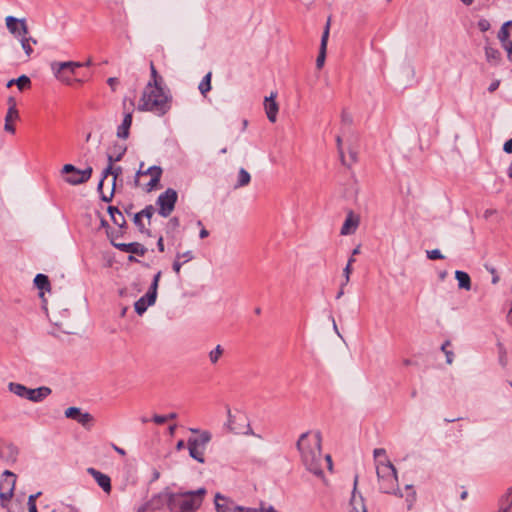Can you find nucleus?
I'll return each instance as SVG.
<instances>
[{
	"label": "nucleus",
	"instance_id": "obj_48",
	"mask_svg": "<svg viewBox=\"0 0 512 512\" xmlns=\"http://www.w3.org/2000/svg\"><path fill=\"white\" fill-rule=\"evenodd\" d=\"M351 273H352V266L346 265V267L343 269V275H344L343 285H347L349 283Z\"/></svg>",
	"mask_w": 512,
	"mask_h": 512
},
{
	"label": "nucleus",
	"instance_id": "obj_51",
	"mask_svg": "<svg viewBox=\"0 0 512 512\" xmlns=\"http://www.w3.org/2000/svg\"><path fill=\"white\" fill-rule=\"evenodd\" d=\"M184 264L183 261L179 260L177 257L176 259L174 260L173 262V270L175 271L176 274H179L180 273V270H181V267L182 265Z\"/></svg>",
	"mask_w": 512,
	"mask_h": 512
},
{
	"label": "nucleus",
	"instance_id": "obj_26",
	"mask_svg": "<svg viewBox=\"0 0 512 512\" xmlns=\"http://www.w3.org/2000/svg\"><path fill=\"white\" fill-rule=\"evenodd\" d=\"M485 56L486 60L491 65H497L501 61V53L498 49L493 48L491 46H485Z\"/></svg>",
	"mask_w": 512,
	"mask_h": 512
},
{
	"label": "nucleus",
	"instance_id": "obj_9",
	"mask_svg": "<svg viewBox=\"0 0 512 512\" xmlns=\"http://www.w3.org/2000/svg\"><path fill=\"white\" fill-rule=\"evenodd\" d=\"M162 173H163V170H162V168L160 166L154 165V166H151V167H149L147 169H144V163L141 162L139 170L136 173L135 185L136 186L139 185L140 177H142V176H150V181L146 184L145 190L147 192H151L152 190L157 188V186H158V184L160 182Z\"/></svg>",
	"mask_w": 512,
	"mask_h": 512
},
{
	"label": "nucleus",
	"instance_id": "obj_46",
	"mask_svg": "<svg viewBox=\"0 0 512 512\" xmlns=\"http://www.w3.org/2000/svg\"><path fill=\"white\" fill-rule=\"evenodd\" d=\"M427 257L430 260H439V259H443L444 258V256L442 255V253L438 249L427 251Z\"/></svg>",
	"mask_w": 512,
	"mask_h": 512
},
{
	"label": "nucleus",
	"instance_id": "obj_60",
	"mask_svg": "<svg viewBox=\"0 0 512 512\" xmlns=\"http://www.w3.org/2000/svg\"><path fill=\"white\" fill-rule=\"evenodd\" d=\"M342 122L345 124H351L352 122L351 116L345 111L342 113Z\"/></svg>",
	"mask_w": 512,
	"mask_h": 512
},
{
	"label": "nucleus",
	"instance_id": "obj_41",
	"mask_svg": "<svg viewBox=\"0 0 512 512\" xmlns=\"http://www.w3.org/2000/svg\"><path fill=\"white\" fill-rule=\"evenodd\" d=\"M113 170H114V166L113 165H108L103 173H102V179L100 180L99 184H98V190L101 192L102 191V187H103V183H104V180L109 176V175H112L113 174Z\"/></svg>",
	"mask_w": 512,
	"mask_h": 512
},
{
	"label": "nucleus",
	"instance_id": "obj_45",
	"mask_svg": "<svg viewBox=\"0 0 512 512\" xmlns=\"http://www.w3.org/2000/svg\"><path fill=\"white\" fill-rule=\"evenodd\" d=\"M176 257L179 260L183 259L184 263H187V262L191 261L192 259H194V255H193L192 251H186L184 253H177Z\"/></svg>",
	"mask_w": 512,
	"mask_h": 512
},
{
	"label": "nucleus",
	"instance_id": "obj_16",
	"mask_svg": "<svg viewBox=\"0 0 512 512\" xmlns=\"http://www.w3.org/2000/svg\"><path fill=\"white\" fill-rule=\"evenodd\" d=\"M87 472L94 478L105 493L109 494L111 492V479L108 475L92 467L88 468Z\"/></svg>",
	"mask_w": 512,
	"mask_h": 512
},
{
	"label": "nucleus",
	"instance_id": "obj_18",
	"mask_svg": "<svg viewBox=\"0 0 512 512\" xmlns=\"http://www.w3.org/2000/svg\"><path fill=\"white\" fill-rule=\"evenodd\" d=\"M51 393L52 390L47 386H41L35 389L28 388L26 399L38 403L46 399Z\"/></svg>",
	"mask_w": 512,
	"mask_h": 512
},
{
	"label": "nucleus",
	"instance_id": "obj_12",
	"mask_svg": "<svg viewBox=\"0 0 512 512\" xmlns=\"http://www.w3.org/2000/svg\"><path fill=\"white\" fill-rule=\"evenodd\" d=\"M7 29L11 34L17 38H21L28 34V26L25 19H17L13 16H8L5 19Z\"/></svg>",
	"mask_w": 512,
	"mask_h": 512
},
{
	"label": "nucleus",
	"instance_id": "obj_13",
	"mask_svg": "<svg viewBox=\"0 0 512 512\" xmlns=\"http://www.w3.org/2000/svg\"><path fill=\"white\" fill-rule=\"evenodd\" d=\"M64 414L66 418L75 420L85 428H88L93 421V416L90 413L82 412L78 407H69Z\"/></svg>",
	"mask_w": 512,
	"mask_h": 512
},
{
	"label": "nucleus",
	"instance_id": "obj_63",
	"mask_svg": "<svg viewBox=\"0 0 512 512\" xmlns=\"http://www.w3.org/2000/svg\"><path fill=\"white\" fill-rule=\"evenodd\" d=\"M112 447H113V449H114L118 454H120L121 456H125V455H126V452H125V450H124V449H122V448H120V447L116 446L115 444H112Z\"/></svg>",
	"mask_w": 512,
	"mask_h": 512
},
{
	"label": "nucleus",
	"instance_id": "obj_5",
	"mask_svg": "<svg viewBox=\"0 0 512 512\" xmlns=\"http://www.w3.org/2000/svg\"><path fill=\"white\" fill-rule=\"evenodd\" d=\"M80 67H83V64L74 61L53 62L51 64V69L55 77L66 85H72L76 82V79H73L72 76L75 74L76 69ZM77 82L81 81L77 80Z\"/></svg>",
	"mask_w": 512,
	"mask_h": 512
},
{
	"label": "nucleus",
	"instance_id": "obj_1",
	"mask_svg": "<svg viewBox=\"0 0 512 512\" xmlns=\"http://www.w3.org/2000/svg\"><path fill=\"white\" fill-rule=\"evenodd\" d=\"M206 493L205 488L185 492L165 490L154 496L151 503L155 508H160L161 504L166 503L170 512H195L202 505Z\"/></svg>",
	"mask_w": 512,
	"mask_h": 512
},
{
	"label": "nucleus",
	"instance_id": "obj_34",
	"mask_svg": "<svg viewBox=\"0 0 512 512\" xmlns=\"http://www.w3.org/2000/svg\"><path fill=\"white\" fill-rule=\"evenodd\" d=\"M211 76V72L207 73L199 84L198 88L203 96H206V94L211 90Z\"/></svg>",
	"mask_w": 512,
	"mask_h": 512
},
{
	"label": "nucleus",
	"instance_id": "obj_47",
	"mask_svg": "<svg viewBox=\"0 0 512 512\" xmlns=\"http://www.w3.org/2000/svg\"><path fill=\"white\" fill-rule=\"evenodd\" d=\"M133 221H134L135 225L138 227L140 232H142V233L146 232L144 224L142 223V216L139 212L134 215Z\"/></svg>",
	"mask_w": 512,
	"mask_h": 512
},
{
	"label": "nucleus",
	"instance_id": "obj_30",
	"mask_svg": "<svg viewBox=\"0 0 512 512\" xmlns=\"http://www.w3.org/2000/svg\"><path fill=\"white\" fill-rule=\"evenodd\" d=\"M8 389L11 393L26 399L28 387L20 383L10 382Z\"/></svg>",
	"mask_w": 512,
	"mask_h": 512
},
{
	"label": "nucleus",
	"instance_id": "obj_43",
	"mask_svg": "<svg viewBox=\"0 0 512 512\" xmlns=\"http://www.w3.org/2000/svg\"><path fill=\"white\" fill-rule=\"evenodd\" d=\"M13 451V447L10 445H0V459L6 460L8 458V453Z\"/></svg>",
	"mask_w": 512,
	"mask_h": 512
},
{
	"label": "nucleus",
	"instance_id": "obj_11",
	"mask_svg": "<svg viewBox=\"0 0 512 512\" xmlns=\"http://www.w3.org/2000/svg\"><path fill=\"white\" fill-rule=\"evenodd\" d=\"M497 37L507 53L508 60L512 62V21H507L501 26Z\"/></svg>",
	"mask_w": 512,
	"mask_h": 512
},
{
	"label": "nucleus",
	"instance_id": "obj_24",
	"mask_svg": "<svg viewBox=\"0 0 512 512\" xmlns=\"http://www.w3.org/2000/svg\"><path fill=\"white\" fill-rule=\"evenodd\" d=\"M150 80L147 85H151L153 87H163L164 80L161 75L158 74L157 69L153 62H150Z\"/></svg>",
	"mask_w": 512,
	"mask_h": 512
},
{
	"label": "nucleus",
	"instance_id": "obj_22",
	"mask_svg": "<svg viewBox=\"0 0 512 512\" xmlns=\"http://www.w3.org/2000/svg\"><path fill=\"white\" fill-rule=\"evenodd\" d=\"M132 124V112H127L124 115L122 123L117 128V137L127 139L129 137V130Z\"/></svg>",
	"mask_w": 512,
	"mask_h": 512
},
{
	"label": "nucleus",
	"instance_id": "obj_42",
	"mask_svg": "<svg viewBox=\"0 0 512 512\" xmlns=\"http://www.w3.org/2000/svg\"><path fill=\"white\" fill-rule=\"evenodd\" d=\"M40 492L36 493V494H32L29 496L28 498V509H29V512H36V499L40 496Z\"/></svg>",
	"mask_w": 512,
	"mask_h": 512
},
{
	"label": "nucleus",
	"instance_id": "obj_23",
	"mask_svg": "<svg viewBox=\"0 0 512 512\" xmlns=\"http://www.w3.org/2000/svg\"><path fill=\"white\" fill-rule=\"evenodd\" d=\"M160 277H161V272L159 271L154 276V279H153V282H152V285H151L149 291L143 296V297H146L147 304L153 305L156 301L157 288H158V282H159Z\"/></svg>",
	"mask_w": 512,
	"mask_h": 512
},
{
	"label": "nucleus",
	"instance_id": "obj_38",
	"mask_svg": "<svg viewBox=\"0 0 512 512\" xmlns=\"http://www.w3.org/2000/svg\"><path fill=\"white\" fill-rule=\"evenodd\" d=\"M406 490L409 491L406 495L407 509L411 510L416 501V492L413 490L412 485H407Z\"/></svg>",
	"mask_w": 512,
	"mask_h": 512
},
{
	"label": "nucleus",
	"instance_id": "obj_29",
	"mask_svg": "<svg viewBox=\"0 0 512 512\" xmlns=\"http://www.w3.org/2000/svg\"><path fill=\"white\" fill-rule=\"evenodd\" d=\"M34 284L41 291H50L49 278L44 274H37L34 278Z\"/></svg>",
	"mask_w": 512,
	"mask_h": 512
},
{
	"label": "nucleus",
	"instance_id": "obj_10",
	"mask_svg": "<svg viewBox=\"0 0 512 512\" xmlns=\"http://www.w3.org/2000/svg\"><path fill=\"white\" fill-rule=\"evenodd\" d=\"M15 483L16 475L8 470L4 471L0 480V500L3 507L12 498Z\"/></svg>",
	"mask_w": 512,
	"mask_h": 512
},
{
	"label": "nucleus",
	"instance_id": "obj_15",
	"mask_svg": "<svg viewBox=\"0 0 512 512\" xmlns=\"http://www.w3.org/2000/svg\"><path fill=\"white\" fill-rule=\"evenodd\" d=\"M9 104H10V106H9L6 116H5L4 130L11 134H15L16 129H15V126L12 124V122L19 118V113L16 108L14 98H12V97L9 98Z\"/></svg>",
	"mask_w": 512,
	"mask_h": 512
},
{
	"label": "nucleus",
	"instance_id": "obj_21",
	"mask_svg": "<svg viewBox=\"0 0 512 512\" xmlns=\"http://www.w3.org/2000/svg\"><path fill=\"white\" fill-rule=\"evenodd\" d=\"M264 106L267 118L269 119L270 122L274 123L277 119L278 113V104L275 101V95L271 94L269 97H266Z\"/></svg>",
	"mask_w": 512,
	"mask_h": 512
},
{
	"label": "nucleus",
	"instance_id": "obj_7",
	"mask_svg": "<svg viewBox=\"0 0 512 512\" xmlns=\"http://www.w3.org/2000/svg\"><path fill=\"white\" fill-rule=\"evenodd\" d=\"M92 172V167L80 170L72 164H65L62 168V173L67 175L65 181L71 185L86 183L91 178Z\"/></svg>",
	"mask_w": 512,
	"mask_h": 512
},
{
	"label": "nucleus",
	"instance_id": "obj_56",
	"mask_svg": "<svg viewBox=\"0 0 512 512\" xmlns=\"http://www.w3.org/2000/svg\"><path fill=\"white\" fill-rule=\"evenodd\" d=\"M237 512H260V508H250V507H238L236 509Z\"/></svg>",
	"mask_w": 512,
	"mask_h": 512
},
{
	"label": "nucleus",
	"instance_id": "obj_54",
	"mask_svg": "<svg viewBox=\"0 0 512 512\" xmlns=\"http://www.w3.org/2000/svg\"><path fill=\"white\" fill-rule=\"evenodd\" d=\"M152 420L158 425L164 424L166 422L165 415H154Z\"/></svg>",
	"mask_w": 512,
	"mask_h": 512
},
{
	"label": "nucleus",
	"instance_id": "obj_57",
	"mask_svg": "<svg viewBox=\"0 0 512 512\" xmlns=\"http://www.w3.org/2000/svg\"><path fill=\"white\" fill-rule=\"evenodd\" d=\"M500 85V81L499 80H494L488 87V91L490 93H493L494 91H496L498 89Z\"/></svg>",
	"mask_w": 512,
	"mask_h": 512
},
{
	"label": "nucleus",
	"instance_id": "obj_35",
	"mask_svg": "<svg viewBox=\"0 0 512 512\" xmlns=\"http://www.w3.org/2000/svg\"><path fill=\"white\" fill-rule=\"evenodd\" d=\"M127 147L124 144H115L111 148V153L115 156L114 159L116 161H120L124 154L126 153Z\"/></svg>",
	"mask_w": 512,
	"mask_h": 512
},
{
	"label": "nucleus",
	"instance_id": "obj_17",
	"mask_svg": "<svg viewBox=\"0 0 512 512\" xmlns=\"http://www.w3.org/2000/svg\"><path fill=\"white\" fill-rule=\"evenodd\" d=\"M111 243L115 248L119 249L122 252H128L139 256H144L147 251L146 248L138 242L116 243L113 240H111Z\"/></svg>",
	"mask_w": 512,
	"mask_h": 512
},
{
	"label": "nucleus",
	"instance_id": "obj_37",
	"mask_svg": "<svg viewBox=\"0 0 512 512\" xmlns=\"http://www.w3.org/2000/svg\"><path fill=\"white\" fill-rule=\"evenodd\" d=\"M151 304H147V301H146V297H141L140 299H138L135 304H134V308H135V311L139 314V315H142L148 308V306H150Z\"/></svg>",
	"mask_w": 512,
	"mask_h": 512
},
{
	"label": "nucleus",
	"instance_id": "obj_32",
	"mask_svg": "<svg viewBox=\"0 0 512 512\" xmlns=\"http://www.w3.org/2000/svg\"><path fill=\"white\" fill-rule=\"evenodd\" d=\"M251 181V176L247 170L240 168L238 172V180L235 184V188L247 186Z\"/></svg>",
	"mask_w": 512,
	"mask_h": 512
},
{
	"label": "nucleus",
	"instance_id": "obj_49",
	"mask_svg": "<svg viewBox=\"0 0 512 512\" xmlns=\"http://www.w3.org/2000/svg\"><path fill=\"white\" fill-rule=\"evenodd\" d=\"M336 141H337V146H338V151H339V156H340L341 162H342V164H346V158H345L344 152L342 150V146H341L342 145L341 137L337 136Z\"/></svg>",
	"mask_w": 512,
	"mask_h": 512
},
{
	"label": "nucleus",
	"instance_id": "obj_62",
	"mask_svg": "<svg viewBox=\"0 0 512 512\" xmlns=\"http://www.w3.org/2000/svg\"><path fill=\"white\" fill-rule=\"evenodd\" d=\"M157 247H158V250L160 252H164V242H163V237H159L158 241H157Z\"/></svg>",
	"mask_w": 512,
	"mask_h": 512
},
{
	"label": "nucleus",
	"instance_id": "obj_61",
	"mask_svg": "<svg viewBox=\"0 0 512 512\" xmlns=\"http://www.w3.org/2000/svg\"><path fill=\"white\" fill-rule=\"evenodd\" d=\"M359 507L361 508V512H367V509H366V506L364 503V498L361 494H359Z\"/></svg>",
	"mask_w": 512,
	"mask_h": 512
},
{
	"label": "nucleus",
	"instance_id": "obj_40",
	"mask_svg": "<svg viewBox=\"0 0 512 512\" xmlns=\"http://www.w3.org/2000/svg\"><path fill=\"white\" fill-rule=\"evenodd\" d=\"M451 346V342L449 340L445 341L442 346H441V350L444 352V354L446 355V362L448 364H451L453 362V358H454V354L451 350H449L448 348Z\"/></svg>",
	"mask_w": 512,
	"mask_h": 512
},
{
	"label": "nucleus",
	"instance_id": "obj_2",
	"mask_svg": "<svg viewBox=\"0 0 512 512\" xmlns=\"http://www.w3.org/2000/svg\"><path fill=\"white\" fill-rule=\"evenodd\" d=\"M322 436L319 431L302 433L296 443L301 461L306 469L316 476H322Z\"/></svg>",
	"mask_w": 512,
	"mask_h": 512
},
{
	"label": "nucleus",
	"instance_id": "obj_39",
	"mask_svg": "<svg viewBox=\"0 0 512 512\" xmlns=\"http://www.w3.org/2000/svg\"><path fill=\"white\" fill-rule=\"evenodd\" d=\"M16 85L20 91L27 89L31 86V80L28 76L22 75L16 79Z\"/></svg>",
	"mask_w": 512,
	"mask_h": 512
},
{
	"label": "nucleus",
	"instance_id": "obj_31",
	"mask_svg": "<svg viewBox=\"0 0 512 512\" xmlns=\"http://www.w3.org/2000/svg\"><path fill=\"white\" fill-rule=\"evenodd\" d=\"M20 41H21V46H22L23 50L25 51L26 56L30 57L31 54L33 53L32 45L36 44L37 41L32 37H26V35L22 36L20 38Z\"/></svg>",
	"mask_w": 512,
	"mask_h": 512
},
{
	"label": "nucleus",
	"instance_id": "obj_14",
	"mask_svg": "<svg viewBox=\"0 0 512 512\" xmlns=\"http://www.w3.org/2000/svg\"><path fill=\"white\" fill-rule=\"evenodd\" d=\"M329 32H330V18L328 19V21L325 25V28H324V31H323V34L321 37L319 54L316 59V67L318 69H321L325 63Z\"/></svg>",
	"mask_w": 512,
	"mask_h": 512
},
{
	"label": "nucleus",
	"instance_id": "obj_8",
	"mask_svg": "<svg viewBox=\"0 0 512 512\" xmlns=\"http://www.w3.org/2000/svg\"><path fill=\"white\" fill-rule=\"evenodd\" d=\"M211 440V434L208 431H203L199 438H189L188 450L189 455L200 463H204V450L206 444Z\"/></svg>",
	"mask_w": 512,
	"mask_h": 512
},
{
	"label": "nucleus",
	"instance_id": "obj_50",
	"mask_svg": "<svg viewBox=\"0 0 512 512\" xmlns=\"http://www.w3.org/2000/svg\"><path fill=\"white\" fill-rule=\"evenodd\" d=\"M349 161L346 160V164H344L345 166H348L350 167L353 163H355L357 161V153L353 150H350L349 151Z\"/></svg>",
	"mask_w": 512,
	"mask_h": 512
},
{
	"label": "nucleus",
	"instance_id": "obj_6",
	"mask_svg": "<svg viewBox=\"0 0 512 512\" xmlns=\"http://www.w3.org/2000/svg\"><path fill=\"white\" fill-rule=\"evenodd\" d=\"M177 200L178 193L173 188H168L161 193L156 200L159 215L165 218L169 217L175 208Z\"/></svg>",
	"mask_w": 512,
	"mask_h": 512
},
{
	"label": "nucleus",
	"instance_id": "obj_36",
	"mask_svg": "<svg viewBox=\"0 0 512 512\" xmlns=\"http://www.w3.org/2000/svg\"><path fill=\"white\" fill-rule=\"evenodd\" d=\"M223 352H224V350H223L222 346L221 345H217L215 347V349H213L209 353V360H210V362L212 364H216L219 361L220 357L223 355Z\"/></svg>",
	"mask_w": 512,
	"mask_h": 512
},
{
	"label": "nucleus",
	"instance_id": "obj_44",
	"mask_svg": "<svg viewBox=\"0 0 512 512\" xmlns=\"http://www.w3.org/2000/svg\"><path fill=\"white\" fill-rule=\"evenodd\" d=\"M155 212V209L152 205H147L143 210H141L139 213L142 217H146L148 220H150Z\"/></svg>",
	"mask_w": 512,
	"mask_h": 512
},
{
	"label": "nucleus",
	"instance_id": "obj_19",
	"mask_svg": "<svg viewBox=\"0 0 512 512\" xmlns=\"http://www.w3.org/2000/svg\"><path fill=\"white\" fill-rule=\"evenodd\" d=\"M238 505H234L232 501L224 497L220 493L215 495V508L217 512H237Z\"/></svg>",
	"mask_w": 512,
	"mask_h": 512
},
{
	"label": "nucleus",
	"instance_id": "obj_59",
	"mask_svg": "<svg viewBox=\"0 0 512 512\" xmlns=\"http://www.w3.org/2000/svg\"><path fill=\"white\" fill-rule=\"evenodd\" d=\"M503 149L506 153H512V139L505 142Z\"/></svg>",
	"mask_w": 512,
	"mask_h": 512
},
{
	"label": "nucleus",
	"instance_id": "obj_53",
	"mask_svg": "<svg viewBox=\"0 0 512 512\" xmlns=\"http://www.w3.org/2000/svg\"><path fill=\"white\" fill-rule=\"evenodd\" d=\"M108 85L111 87L113 91L116 90L117 85L119 84V80L116 77H110L107 80Z\"/></svg>",
	"mask_w": 512,
	"mask_h": 512
},
{
	"label": "nucleus",
	"instance_id": "obj_33",
	"mask_svg": "<svg viewBox=\"0 0 512 512\" xmlns=\"http://www.w3.org/2000/svg\"><path fill=\"white\" fill-rule=\"evenodd\" d=\"M122 174V168L120 166H117V167H114V170H113V182H112V190H111V193L109 196H106L104 194H102V200L104 202H110L112 200V197H113V193H114V190H115V182H116V179L117 177H119L120 175Z\"/></svg>",
	"mask_w": 512,
	"mask_h": 512
},
{
	"label": "nucleus",
	"instance_id": "obj_25",
	"mask_svg": "<svg viewBox=\"0 0 512 512\" xmlns=\"http://www.w3.org/2000/svg\"><path fill=\"white\" fill-rule=\"evenodd\" d=\"M357 486H358V475H355L352 496L350 499L351 509L349 512H361V508L359 507V494L360 493H357Z\"/></svg>",
	"mask_w": 512,
	"mask_h": 512
},
{
	"label": "nucleus",
	"instance_id": "obj_52",
	"mask_svg": "<svg viewBox=\"0 0 512 512\" xmlns=\"http://www.w3.org/2000/svg\"><path fill=\"white\" fill-rule=\"evenodd\" d=\"M478 27H479V29H480L481 31H483V32H484V31H487V30L489 29L490 24H489V22H488L487 20L482 19V20H480V21L478 22Z\"/></svg>",
	"mask_w": 512,
	"mask_h": 512
},
{
	"label": "nucleus",
	"instance_id": "obj_55",
	"mask_svg": "<svg viewBox=\"0 0 512 512\" xmlns=\"http://www.w3.org/2000/svg\"><path fill=\"white\" fill-rule=\"evenodd\" d=\"M168 227L176 229L180 225V221L177 217H173L168 221Z\"/></svg>",
	"mask_w": 512,
	"mask_h": 512
},
{
	"label": "nucleus",
	"instance_id": "obj_3",
	"mask_svg": "<svg viewBox=\"0 0 512 512\" xmlns=\"http://www.w3.org/2000/svg\"><path fill=\"white\" fill-rule=\"evenodd\" d=\"M146 85L138 104L139 111H149L158 116L166 114L171 108V96L164 87Z\"/></svg>",
	"mask_w": 512,
	"mask_h": 512
},
{
	"label": "nucleus",
	"instance_id": "obj_58",
	"mask_svg": "<svg viewBox=\"0 0 512 512\" xmlns=\"http://www.w3.org/2000/svg\"><path fill=\"white\" fill-rule=\"evenodd\" d=\"M380 456H383L385 457L386 456V451L385 449L383 448H377L374 450V457L377 459L379 458Z\"/></svg>",
	"mask_w": 512,
	"mask_h": 512
},
{
	"label": "nucleus",
	"instance_id": "obj_28",
	"mask_svg": "<svg viewBox=\"0 0 512 512\" xmlns=\"http://www.w3.org/2000/svg\"><path fill=\"white\" fill-rule=\"evenodd\" d=\"M108 213L110 214L111 219L115 225H117L121 228L125 226V224H126L125 218H124L123 214L121 213V211H119V209L117 207L109 206Z\"/></svg>",
	"mask_w": 512,
	"mask_h": 512
},
{
	"label": "nucleus",
	"instance_id": "obj_64",
	"mask_svg": "<svg viewBox=\"0 0 512 512\" xmlns=\"http://www.w3.org/2000/svg\"><path fill=\"white\" fill-rule=\"evenodd\" d=\"M208 235H209V232H208V230H206L205 228H202V229L200 230L199 237H200L201 239H204V238L208 237Z\"/></svg>",
	"mask_w": 512,
	"mask_h": 512
},
{
	"label": "nucleus",
	"instance_id": "obj_20",
	"mask_svg": "<svg viewBox=\"0 0 512 512\" xmlns=\"http://www.w3.org/2000/svg\"><path fill=\"white\" fill-rule=\"evenodd\" d=\"M359 225V217L350 211L341 227V235L353 234Z\"/></svg>",
	"mask_w": 512,
	"mask_h": 512
},
{
	"label": "nucleus",
	"instance_id": "obj_4",
	"mask_svg": "<svg viewBox=\"0 0 512 512\" xmlns=\"http://www.w3.org/2000/svg\"><path fill=\"white\" fill-rule=\"evenodd\" d=\"M376 472L378 476L379 487L383 493L394 494L399 497H403V494L398 488L396 468L389 460H378L376 464Z\"/></svg>",
	"mask_w": 512,
	"mask_h": 512
},
{
	"label": "nucleus",
	"instance_id": "obj_27",
	"mask_svg": "<svg viewBox=\"0 0 512 512\" xmlns=\"http://www.w3.org/2000/svg\"><path fill=\"white\" fill-rule=\"evenodd\" d=\"M455 278L458 281V287L460 289L470 290L471 289V279L468 273L464 271L457 270L455 272Z\"/></svg>",
	"mask_w": 512,
	"mask_h": 512
}]
</instances>
